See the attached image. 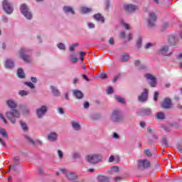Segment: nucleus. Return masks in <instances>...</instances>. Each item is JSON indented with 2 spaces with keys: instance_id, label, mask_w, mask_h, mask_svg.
<instances>
[{
  "instance_id": "obj_1",
  "label": "nucleus",
  "mask_w": 182,
  "mask_h": 182,
  "mask_svg": "<svg viewBox=\"0 0 182 182\" xmlns=\"http://www.w3.org/2000/svg\"><path fill=\"white\" fill-rule=\"evenodd\" d=\"M20 58L26 62V63H31L32 61V50L26 48H23L19 51Z\"/></svg>"
},
{
  "instance_id": "obj_2",
  "label": "nucleus",
  "mask_w": 182,
  "mask_h": 182,
  "mask_svg": "<svg viewBox=\"0 0 182 182\" xmlns=\"http://www.w3.org/2000/svg\"><path fill=\"white\" fill-rule=\"evenodd\" d=\"M85 160L90 164H97V163H100L103 160V156L100 154H92L87 155L85 157Z\"/></svg>"
},
{
  "instance_id": "obj_3",
  "label": "nucleus",
  "mask_w": 182,
  "mask_h": 182,
  "mask_svg": "<svg viewBox=\"0 0 182 182\" xmlns=\"http://www.w3.org/2000/svg\"><path fill=\"white\" fill-rule=\"evenodd\" d=\"M20 11L22 15H23L24 18H26V19H28V21H31L33 17L29 7L25 4H22L21 5Z\"/></svg>"
},
{
  "instance_id": "obj_4",
  "label": "nucleus",
  "mask_w": 182,
  "mask_h": 182,
  "mask_svg": "<svg viewBox=\"0 0 182 182\" xmlns=\"http://www.w3.org/2000/svg\"><path fill=\"white\" fill-rule=\"evenodd\" d=\"M6 116L13 124H15V123H16V119H19L21 114L18 110L13 109L11 112H6Z\"/></svg>"
},
{
  "instance_id": "obj_5",
  "label": "nucleus",
  "mask_w": 182,
  "mask_h": 182,
  "mask_svg": "<svg viewBox=\"0 0 182 182\" xmlns=\"http://www.w3.org/2000/svg\"><path fill=\"white\" fill-rule=\"evenodd\" d=\"M3 9L4 12L9 15L14 12V6L8 0L3 1Z\"/></svg>"
},
{
  "instance_id": "obj_6",
  "label": "nucleus",
  "mask_w": 182,
  "mask_h": 182,
  "mask_svg": "<svg viewBox=\"0 0 182 182\" xmlns=\"http://www.w3.org/2000/svg\"><path fill=\"white\" fill-rule=\"evenodd\" d=\"M111 120L114 123H119V122H122V120H123L122 112H120L119 110H114L111 115Z\"/></svg>"
},
{
  "instance_id": "obj_7",
  "label": "nucleus",
  "mask_w": 182,
  "mask_h": 182,
  "mask_svg": "<svg viewBox=\"0 0 182 182\" xmlns=\"http://www.w3.org/2000/svg\"><path fill=\"white\" fill-rule=\"evenodd\" d=\"M145 79L149 80V85L151 87H156L157 86V78L150 73H146L144 75Z\"/></svg>"
},
{
  "instance_id": "obj_8",
  "label": "nucleus",
  "mask_w": 182,
  "mask_h": 182,
  "mask_svg": "<svg viewBox=\"0 0 182 182\" xmlns=\"http://www.w3.org/2000/svg\"><path fill=\"white\" fill-rule=\"evenodd\" d=\"M48 112V106L43 105L36 109V116L38 119H42Z\"/></svg>"
},
{
  "instance_id": "obj_9",
  "label": "nucleus",
  "mask_w": 182,
  "mask_h": 182,
  "mask_svg": "<svg viewBox=\"0 0 182 182\" xmlns=\"http://www.w3.org/2000/svg\"><path fill=\"white\" fill-rule=\"evenodd\" d=\"M137 163L138 168L141 170H144V168H149L150 167V161L147 159H139Z\"/></svg>"
},
{
  "instance_id": "obj_10",
  "label": "nucleus",
  "mask_w": 182,
  "mask_h": 182,
  "mask_svg": "<svg viewBox=\"0 0 182 182\" xmlns=\"http://www.w3.org/2000/svg\"><path fill=\"white\" fill-rule=\"evenodd\" d=\"M156 21H157V16L153 11L149 13V16L147 19L149 26L152 28L156 24Z\"/></svg>"
},
{
  "instance_id": "obj_11",
  "label": "nucleus",
  "mask_w": 182,
  "mask_h": 182,
  "mask_svg": "<svg viewBox=\"0 0 182 182\" xmlns=\"http://www.w3.org/2000/svg\"><path fill=\"white\" fill-rule=\"evenodd\" d=\"M124 9L126 12H134L136 9H139V7L133 4H124Z\"/></svg>"
},
{
  "instance_id": "obj_12",
  "label": "nucleus",
  "mask_w": 182,
  "mask_h": 182,
  "mask_svg": "<svg viewBox=\"0 0 182 182\" xmlns=\"http://www.w3.org/2000/svg\"><path fill=\"white\" fill-rule=\"evenodd\" d=\"M63 11L65 15H75V9L73 6H64L63 8Z\"/></svg>"
},
{
  "instance_id": "obj_13",
  "label": "nucleus",
  "mask_w": 182,
  "mask_h": 182,
  "mask_svg": "<svg viewBox=\"0 0 182 182\" xmlns=\"http://www.w3.org/2000/svg\"><path fill=\"white\" fill-rule=\"evenodd\" d=\"M171 106H173V104L171 103V100L169 98H165L161 103V107L163 109H171Z\"/></svg>"
},
{
  "instance_id": "obj_14",
  "label": "nucleus",
  "mask_w": 182,
  "mask_h": 182,
  "mask_svg": "<svg viewBox=\"0 0 182 182\" xmlns=\"http://www.w3.org/2000/svg\"><path fill=\"white\" fill-rule=\"evenodd\" d=\"M147 96H149V90L144 89V92L139 97V102H146L147 100Z\"/></svg>"
},
{
  "instance_id": "obj_15",
  "label": "nucleus",
  "mask_w": 182,
  "mask_h": 182,
  "mask_svg": "<svg viewBox=\"0 0 182 182\" xmlns=\"http://www.w3.org/2000/svg\"><path fill=\"white\" fill-rule=\"evenodd\" d=\"M4 66L6 69H13L15 67V63L11 59H7L5 61Z\"/></svg>"
},
{
  "instance_id": "obj_16",
  "label": "nucleus",
  "mask_w": 182,
  "mask_h": 182,
  "mask_svg": "<svg viewBox=\"0 0 182 182\" xmlns=\"http://www.w3.org/2000/svg\"><path fill=\"white\" fill-rule=\"evenodd\" d=\"M49 141H56L58 140V134L56 132H50L48 136Z\"/></svg>"
},
{
  "instance_id": "obj_17",
  "label": "nucleus",
  "mask_w": 182,
  "mask_h": 182,
  "mask_svg": "<svg viewBox=\"0 0 182 182\" xmlns=\"http://www.w3.org/2000/svg\"><path fill=\"white\" fill-rule=\"evenodd\" d=\"M71 126L75 132H79L82 127H80V124L78 122L73 121L71 122Z\"/></svg>"
},
{
  "instance_id": "obj_18",
  "label": "nucleus",
  "mask_w": 182,
  "mask_h": 182,
  "mask_svg": "<svg viewBox=\"0 0 182 182\" xmlns=\"http://www.w3.org/2000/svg\"><path fill=\"white\" fill-rule=\"evenodd\" d=\"M160 129H163L165 132H167L168 133L171 132V127H173L172 124H161L159 125Z\"/></svg>"
},
{
  "instance_id": "obj_19",
  "label": "nucleus",
  "mask_w": 182,
  "mask_h": 182,
  "mask_svg": "<svg viewBox=\"0 0 182 182\" xmlns=\"http://www.w3.org/2000/svg\"><path fill=\"white\" fill-rule=\"evenodd\" d=\"M167 52H168V46H164L159 50V55H166V53H167Z\"/></svg>"
},
{
  "instance_id": "obj_20",
  "label": "nucleus",
  "mask_w": 182,
  "mask_h": 182,
  "mask_svg": "<svg viewBox=\"0 0 182 182\" xmlns=\"http://www.w3.org/2000/svg\"><path fill=\"white\" fill-rule=\"evenodd\" d=\"M97 180L99 182H109L110 181V178L107 176L100 175L97 177Z\"/></svg>"
},
{
  "instance_id": "obj_21",
  "label": "nucleus",
  "mask_w": 182,
  "mask_h": 182,
  "mask_svg": "<svg viewBox=\"0 0 182 182\" xmlns=\"http://www.w3.org/2000/svg\"><path fill=\"white\" fill-rule=\"evenodd\" d=\"M66 177L67 178H68V180H70L71 181L77 178V176H76V173L72 172L67 173Z\"/></svg>"
},
{
  "instance_id": "obj_22",
  "label": "nucleus",
  "mask_w": 182,
  "mask_h": 182,
  "mask_svg": "<svg viewBox=\"0 0 182 182\" xmlns=\"http://www.w3.org/2000/svg\"><path fill=\"white\" fill-rule=\"evenodd\" d=\"M94 19L98 21V22H102V23L105 22V18L102 16V14H97L94 15Z\"/></svg>"
},
{
  "instance_id": "obj_23",
  "label": "nucleus",
  "mask_w": 182,
  "mask_h": 182,
  "mask_svg": "<svg viewBox=\"0 0 182 182\" xmlns=\"http://www.w3.org/2000/svg\"><path fill=\"white\" fill-rule=\"evenodd\" d=\"M73 95L77 99H82L83 97V92L80 90H74Z\"/></svg>"
},
{
  "instance_id": "obj_24",
  "label": "nucleus",
  "mask_w": 182,
  "mask_h": 182,
  "mask_svg": "<svg viewBox=\"0 0 182 182\" xmlns=\"http://www.w3.org/2000/svg\"><path fill=\"white\" fill-rule=\"evenodd\" d=\"M7 106L10 107V109H16V102L12 100H9L7 101Z\"/></svg>"
},
{
  "instance_id": "obj_25",
  "label": "nucleus",
  "mask_w": 182,
  "mask_h": 182,
  "mask_svg": "<svg viewBox=\"0 0 182 182\" xmlns=\"http://www.w3.org/2000/svg\"><path fill=\"white\" fill-rule=\"evenodd\" d=\"M51 92L54 95V96L59 97L60 96V92L56 87L52 86L51 87Z\"/></svg>"
},
{
  "instance_id": "obj_26",
  "label": "nucleus",
  "mask_w": 182,
  "mask_h": 182,
  "mask_svg": "<svg viewBox=\"0 0 182 182\" xmlns=\"http://www.w3.org/2000/svg\"><path fill=\"white\" fill-rule=\"evenodd\" d=\"M156 117L158 120H164L166 119V114L164 112H160L156 114Z\"/></svg>"
},
{
  "instance_id": "obj_27",
  "label": "nucleus",
  "mask_w": 182,
  "mask_h": 182,
  "mask_svg": "<svg viewBox=\"0 0 182 182\" xmlns=\"http://www.w3.org/2000/svg\"><path fill=\"white\" fill-rule=\"evenodd\" d=\"M109 174H113L114 173H119V166H114L111 167V168L108 171Z\"/></svg>"
},
{
  "instance_id": "obj_28",
  "label": "nucleus",
  "mask_w": 182,
  "mask_h": 182,
  "mask_svg": "<svg viewBox=\"0 0 182 182\" xmlns=\"http://www.w3.org/2000/svg\"><path fill=\"white\" fill-rule=\"evenodd\" d=\"M129 59H130V55H129L128 53H125L121 55V60L122 62H127Z\"/></svg>"
},
{
  "instance_id": "obj_29",
  "label": "nucleus",
  "mask_w": 182,
  "mask_h": 182,
  "mask_svg": "<svg viewBox=\"0 0 182 182\" xmlns=\"http://www.w3.org/2000/svg\"><path fill=\"white\" fill-rule=\"evenodd\" d=\"M17 75L20 79H23V77H25V73H23V70H22V68L18 69Z\"/></svg>"
},
{
  "instance_id": "obj_30",
  "label": "nucleus",
  "mask_w": 182,
  "mask_h": 182,
  "mask_svg": "<svg viewBox=\"0 0 182 182\" xmlns=\"http://www.w3.org/2000/svg\"><path fill=\"white\" fill-rule=\"evenodd\" d=\"M134 65L135 66H139V69H146V65H141V62L140 61V60H135Z\"/></svg>"
},
{
  "instance_id": "obj_31",
  "label": "nucleus",
  "mask_w": 182,
  "mask_h": 182,
  "mask_svg": "<svg viewBox=\"0 0 182 182\" xmlns=\"http://www.w3.org/2000/svg\"><path fill=\"white\" fill-rule=\"evenodd\" d=\"M72 157L73 159H80L81 155H80V153L79 152V151H73L72 152Z\"/></svg>"
},
{
  "instance_id": "obj_32",
  "label": "nucleus",
  "mask_w": 182,
  "mask_h": 182,
  "mask_svg": "<svg viewBox=\"0 0 182 182\" xmlns=\"http://www.w3.org/2000/svg\"><path fill=\"white\" fill-rule=\"evenodd\" d=\"M141 113L145 116H149V114H151V109L150 108L144 109H142Z\"/></svg>"
},
{
  "instance_id": "obj_33",
  "label": "nucleus",
  "mask_w": 182,
  "mask_h": 182,
  "mask_svg": "<svg viewBox=\"0 0 182 182\" xmlns=\"http://www.w3.org/2000/svg\"><path fill=\"white\" fill-rule=\"evenodd\" d=\"M20 124H21L23 132H25L26 133L28 132L29 129H28V125L26 124H25L22 121H20Z\"/></svg>"
},
{
  "instance_id": "obj_34",
  "label": "nucleus",
  "mask_w": 182,
  "mask_h": 182,
  "mask_svg": "<svg viewBox=\"0 0 182 182\" xmlns=\"http://www.w3.org/2000/svg\"><path fill=\"white\" fill-rule=\"evenodd\" d=\"M0 134L2 137H4V139H8V134H6L4 128L0 127Z\"/></svg>"
},
{
  "instance_id": "obj_35",
  "label": "nucleus",
  "mask_w": 182,
  "mask_h": 182,
  "mask_svg": "<svg viewBox=\"0 0 182 182\" xmlns=\"http://www.w3.org/2000/svg\"><path fill=\"white\" fill-rule=\"evenodd\" d=\"M161 143L162 144V146H164L165 147H167L168 146V142L167 141V138L163 136L161 140Z\"/></svg>"
},
{
  "instance_id": "obj_36",
  "label": "nucleus",
  "mask_w": 182,
  "mask_h": 182,
  "mask_svg": "<svg viewBox=\"0 0 182 182\" xmlns=\"http://www.w3.org/2000/svg\"><path fill=\"white\" fill-rule=\"evenodd\" d=\"M57 48H58L60 50H66V46L63 43H59L57 44Z\"/></svg>"
},
{
  "instance_id": "obj_37",
  "label": "nucleus",
  "mask_w": 182,
  "mask_h": 182,
  "mask_svg": "<svg viewBox=\"0 0 182 182\" xmlns=\"http://www.w3.org/2000/svg\"><path fill=\"white\" fill-rule=\"evenodd\" d=\"M18 95L21 96V97H23L25 96H28V95H29V92L28 91L21 90L18 92Z\"/></svg>"
},
{
  "instance_id": "obj_38",
  "label": "nucleus",
  "mask_w": 182,
  "mask_h": 182,
  "mask_svg": "<svg viewBox=\"0 0 182 182\" xmlns=\"http://www.w3.org/2000/svg\"><path fill=\"white\" fill-rule=\"evenodd\" d=\"M82 14H88V12H92V9L87 7H82L81 9Z\"/></svg>"
},
{
  "instance_id": "obj_39",
  "label": "nucleus",
  "mask_w": 182,
  "mask_h": 182,
  "mask_svg": "<svg viewBox=\"0 0 182 182\" xmlns=\"http://www.w3.org/2000/svg\"><path fill=\"white\" fill-rule=\"evenodd\" d=\"M115 99L119 103H124V99L119 95H116Z\"/></svg>"
},
{
  "instance_id": "obj_40",
  "label": "nucleus",
  "mask_w": 182,
  "mask_h": 182,
  "mask_svg": "<svg viewBox=\"0 0 182 182\" xmlns=\"http://www.w3.org/2000/svg\"><path fill=\"white\" fill-rule=\"evenodd\" d=\"M70 60L73 63H76V62H77V58L75 55H71L70 56Z\"/></svg>"
},
{
  "instance_id": "obj_41",
  "label": "nucleus",
  "mask_w": 182,
  "mask_h": 182,
  "mask_svg": "<svg viewBox=\"0 0 182 182\" xmlns=\"http://www.w3.org/2000/svg\"><path fill=\"white\" fill-rule=\"evenodd\" d=\"M141 36H139L138 38H137V41H136V46L137 48H141Z\"/></svg>"
},
{
  "instance_id": "obj_42",
  "label": "nucleus",
  "mask_w": 182,
  "mask_h": 182,
  "mask_svg": "<svg viewBox=\"0 0 182 182\" xmlns=\"http://www.w3.org/2000/svg\"><path fill=\"white\" fill-rule=\"evenodd\" d=\"M25 85L30 87V89H35V85L31 82H25Z\"/></svg>"
},
{
  "instance_id": "obj_43",
  "label": "nucleus",
  "mask_w": 182,
  "mask_h": 182,
  "mask_svg": "<svg viewBox=\"0 0 182 182\" xmlns=\"http://www.w3.org/2000/svg\"><path fill=\"white\" fill-rule=\"evenodd\" d=\"M18 164H14L13 166H11L9 171L13 170V171H18Z\"/></svg>"
},
{
  "instance_id": "obj_44",
  "label": "nucleus",
  "mask_w": 182,
  "mask_h": 182,
  "mask_svg": "<svg viewBox=\"0 0 182 182\" xmlns=\"http://www.w3.org/2000/svg\"><path fill=\"white\" fill-rule=\"evenodd\" d=\"M25 138L26 139V140H28L30 143H31V144H35V141L33 139H32V138H31V136L26 135Z\"/></svg>"
},
{
  "instance_id": "obj_45",
  "label": "nucleus",
  "mask_w": 182,
  "mask_h": 182,
  "mask_svg": "<svg viewBox=\"0 0 182 182\" xmlns=\"http://www.w3.org/2000/svg\"><path fill=\"white\" fill-rule=\"evenodd\" d=\"M154 46V43H148L145 46V49H150V48H153Z\"/></svg>"
},
{
  "instance_id": "obj_46",
  "label": "nucleus",
  "mask_w": 182,
  "mask_h": 182,
  "mask_svg": "<svg viewBox=\"0 0 182 182\" xmlns=\"http://www.w3.org/2000/svg\"><path fill=\"white\" fill-rule=\"evenodd\" d=\"M79 46V43H75V44H73L72 46H70V52H73V50H75V48Z\"/></svg>"
},
{
  "instance_id": "obj_47",
  "label": "nucleus",
  "mask_w": 182,
  "mask_h": 182,
  "mask_svg": "<svg viewBox=\"0 0 182 182\" xmlns=\"http://www.w3.org/2000/svg\"><path fill=\"white\" fill-rule=\"evenodd\" d=\"M107 95H112L113 93V87H109L106 90Z\"/></svg>"
},
{
  "instance_id": "obj_48",
  "label": "nucleus",
  "mask_w": 182,
  "mask_h": 182,
  "mask_svg": "<svg viewBox=\"0 0 182 182\" xmlns=\"http://www.w3.org/2000/svg\"><path fill=\"white\" fill-rule=\"evenodd\" d=\"M144 154H146V156H148V157H151V151H150V150H144Z\"/></svg>"
},
{
  "instance_id": "obj_49",
  "label": "nucleus",
  "mask_w": 182,
  "mask_h": 182,
  "mask_svg": "<svg viewBox=\"0 0 182 182\" xmlns=\"http://www.w3.org/2000/svg\"><path fill=\"white\" fill-rule=\"evenodd\" d=\"M58 155L59 159H63V151L58 150Z\"/></svg>"
},
{
  "instance_id": "obj_50",
  "label": "nucleus",
  "mask_w": 182,
  "mask_h": 182,
  "mask_svg": "<svg viewBox=\"0 0 182 182\" xmlns=\"http://www.w3.org/2000/svg\"><path fill=\"white\" fill-rule=\"evenodd\" d=\"M158 97H159V92L156 91V92H155L154 95V100L155 102H157Z\"/></svg>"
},
{
  "instance_id": "obj_51",
  "label": "nucleus",
  "mask_w": 182,
  "mask_h": 182,
  "mask_svg": "<svg viewBox=\"0 0 182 182\" xmlns=\"http://www.w3.org/2000/svg\"><path fill=\"white\" fill-rule=\"evenodd\" d=\"M58 113H59V114H63L65 113V111L63 110V108L60 107L58 109Z\"/></svg>"
},
{
  "instance_id": "obj_52",
  "label": "nucleus",
  "mask_w": 182,
  "mask_h": 182,
  "mask_svg": "<svg viewBox=\"0 0 182 182\" xmlns=\"http://www.w3.org/2000/svg\"><path fill=\"white\" fill-rule=\"evenodd\" d=\"M87 26L90 29H94L95 24L93 23H87Z\"/></svg>"
},
{
  "instance_id": "obj_53",
  "label": "nucleus",
  "mask_w": 182,
  "mask_h": 182,
  "mask_svg": "<svg viewBox=\"0 0 182 182\" xmlns=\"http://www.w3.org/2000/svg\"><path fill=\"white\" fill-rule=\"evenodd\" d=\"M31 80L32 83H38V78H36L35 77H31Z\"/></svg>"
},
{
  "instance_id": "obj_54",
  "label": "nucleus",
  "mask_w": 182,
  "mask_h": 182,
  "mask_svg": "<svg viewBox=\"0 0 182 182\" xmlns=\"http://www.w3.org/2000/svg\"><path fill=\"white\" fill-rule=\"evenodd\" d=\"M109 163H112V161H114V156L111 155L108 159Z\"/></svg>"
},
{
  "instance_id": "obj_55",
  "label": "nucleus",
  "mask_w": 182,
  "mask_h": 182,
  "mask_svg": "<svg viewBox=\"0 0 182 182\" xmlns=\"http://www.w3.org/2000/svg\"><path fill=\"white\" fill-rule=\"evenodd\" d=\"M0 119H1V120H3L4 123H5V124H6L8 123V122H6V119H5V117H4V115H2L1 113H0Z\"/></svg>"
},
{
  "instance_id": "obj_56",
  "label": "nucleus",
  "mask_w": 182,
  "mask_h": 182,
  "mask_svg": "<svg viewBox=\"0 0 182 182\" xmlns=\"http://www.w3.org/2000/svg\"><path fill=\"white\" fill-rule=\"evenodd\" d=\"M85 53H85V52H81V53H80V57H81V58H80L81 62H82L83 59H85Z\"/></svg>"
},
{
  "instance_id": "obj_57",
  "label": "nucleus",
  "mask_w": 182,
  "mask_h": 182,
  "mask_svg": "<svg viewBox=\"0 0 182 182\" xmlns=\"http://www.w3.org/2000/svg\"><path fill=\"white\" fill-rule=\"evenodd\" d=\"M109 45H114V38L113 37H111L109 40Z\"/></svg>"
},
{
  "instance_id": "obj_58",
  "label": "nucleus",
  "mask_w": 182,
  "mask_h": 182,
  "mask_svg": "<svg viewBox=\"0 0 182 182\" xmlns=\"http://www.w3.org/2000/svg\"><path fill=\"white\" fill-rule=\"evenodd\" d=\"M123 26H124V28H125V29H127L128 31H129V29H130V25H129L128 23H124Z\"/></svg>"
},
{
  "instance_id": "obj_59",
  "label": "nucleus",
  "mask_w": 182,
  "mask_h": 182,
  "mask_svg": "<svg viewBox=\"0 0 182 182\" xmlns=\"http://www.w3.org/2000/svg\"><path fill=\"white\" fill-rule=\"evenodd\" d=\"M1 21H2V22H4V23H6V22H8V17L4 16L1 18Z\"/></svg>"
},
{
  "instance_id": "obj_60",
  "label": "nucleus",
  "mask_w": 182,
  "mask_h": 182,
  "mask_svg": "<svg viewBox=\"0 0 182 182\" xmlns=\"http://www.w3.org/2000/svg\"><path fill=\"white\" fill-rule=\"evenodd\" d=\"M14 164H19V158L15 157L14 159Z\"/></svg>"
},
{
  "instance_id": "obj_61",
  "label": "nucleus",
  "mask_w": 182,
  "mask_h": 182,
  "mask_svg": "<svg viewBox=\"0 0 182 182\" xmlns=\"http://www.w3.org/2000/svg\"><path fill=\"white\" fill-rule=\"evenodd\" d=\"M100 77H101V79H106V77H107V75L105 73H102L100 74Z\"/></svg>"
},
{
  "instance_id": "obj_62",
  "label": "nucleus",
  "mask_w": 182,
  "mask_h": 182,
  "mask_svg": "<svg viewBox=\"0 0 182 182\" xmlns=\"http://www.w3.org/2000/svg\"><path fill=\"white\" fill-rule=\"evenodd\" d=\"M90 106V105L89 104V102L84 103V109H89Z\"/></svg>"
},
{
  "instance_id": "obj_63",
  "label": "nucleus",
  "mask_w": 182,
  "mask_h": 182,
  "mask_svg": "<svg viewBox=\"0 0 182 182\" xmlns=\"http://www.w3.org/2000/svg\"><path fill=\"white\" fill-rule=\"evenodd\" d=\"M140 126H141V127H142V129H144V127H146V122H140Z\"/></svg>"
},
{
  "instance_id": "obj_64",
  "label": "nucleus",
  "mask_w": 182,
  "mask_h": 182,
  "mask_svg": "<svg viewBox=\"0 0 182 182\" xmlns=\"http://www.w3.org/2000/svg\"><path fill=\"white\" fill-rule=\"evenodd\" d=\"M119 134H117V133H116V132H114V134H113V138L114 139H119Z\"/></svg>"
}]
</instances>
